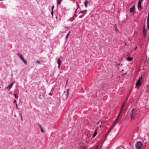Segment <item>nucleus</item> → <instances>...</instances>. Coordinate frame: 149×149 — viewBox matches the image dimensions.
Listing matches in <instances>:
<instances>
[{
    "label": "nucleus",
    "instance_id": "nucleus-28",
    "mask_svg": "<svg viewBox=\"0 0 149 149\" xmlns=\"http://www.w3.org/2000/svg\"><path fill=\"white\" fill-rule=\"evenodd\" d=\"M84 15H81L79 17V18H82L83 17Z\"/></svg>",
    "mask_w": 149,
    "mask_h": 149
},
{
    "label": "nucleus",
    "instance_id": "nucleus-11",
    "mask_svg": "<svg viewBox=\"0 0 149 149\" xmlns=\"http://www.w3.org/2000/svg\"><path fill=\"white\" fill-rule=\"evenodd\" d=\"M75 19V18L74 17H71V18H70V19H68V21H71V22H72V21L73 20H74V19Z\"/></svg>",
    "mask_w": 149,
    "mask_h": 149
},
{
    "label": "nucleus",
    "instance_id": "nucleus-19",
    "mask_svg": "<svg viewBox=\"0 0 149 149\" xmlns=\"http://www.w3.org/2000/svg\"><path fill=\"white\" fill-rule=\"evenodd\" d=\"M14 95L15 96V97L16 99H17L18 98V96L17 95L16 93L14 94Z\"/></svg>",
    "mask_w": 149,
    "mask_h": 149
},
{
    "label": "nucleus",
    "instance_id": "nucleus-21",
    "mask_svg": "<svg viewBox=\"0 0 149 149\" xmlns=\"http://www.w3.org/2000/svg\"><path fill=\"white\" fill-rule=\"evenodd\" d=\"M142 75H141V76L139 77V79L138 80L141 81V80L142 79Z\"/></svg>",
    "mask_w": 149,
    "mask_h": 149
},
{
    "label": "nucleus",
    "instance_id": "nucleus-1",
    "mask_svg": "<svg viewBox=\"0 0 149 149\" xmlns=\"http://www.w3.org/2000/svg\"><path fill=\"white\" fill-rule=\"evenodd\" d=\"M137 113L135 109L132 110L130 113L131 118L132 120H134L136 117Z\"/></svg>",
    "mask_w": 149,
    "mask_h": 149
},
{
    "label": "nucleus",
    "instance_id": "nucleus-40",
    "mask_svg": "<svg viewBox=\"0 0 149 149\" xmlns=\"http://www.w3.org/2000/svg\"><path fill=\"white\" fill-rule=\"evenodd\" d=\"M137 46H136V48H135V49H137Z\"/></svg>",
    "mask_w": 149,
    "mask_h": 149
},
{
    "label": "nucleus",
    "instance_id": "nucleus-43",
    "mask_svg": "<svg viewBox=\"0 0 149 149\" xmlns=\"http://www.w3.org/2000/svg\"><path fill=\"white\" fill-rule=\"evenodd\" d=\"M25 149H26V148H25Z\"/></svg>",
    "mask_w": 149,
    "mask_h": 149
},
{
    "label": "nucleus",
    "instance_id": "nucleus-42",
    "mask_svg": "<svg viewBox=\"0 0 149 149\" xmlns=\"http://www.w3.org/2000/svg\"><path fill=\"white\" fill-rule=\"evenodd\" d=\"M119 149H121V148H120Z\"/></svg>",
    "mask_w": 149,
    "mask_h": 149
},
{
    "label": "nucleus",
    "instance_id": "nucleus-37",
    "mask_svg": "<svg viewBox=\"0 0 149 149\" xmlns=\"http://www.w3.org/2000/svg\"><path fill=\"white\" fill-rule=\"evenodd\" d=\"M95 136L94 135V134H93V136H92V137H93V138H94V137Z\"/></svg>",
    "mask_w": 149,
    "mask_h": 149
},
{
    "label": "nucleus",
    "instance_id": "nucleus-20",
    "mask_svg": "<svg viewBox=\"0 0 149 149\" xmlns=\"http://www.w3.org/2000/svg\"><path fill=\"white\" fill-rule=\"evenodd\" d=\"M70 32H69L67 34L66 37V39H67L68 38V36L69 35V34H70Z\"/></svg>",
    "mask_w": 149,
    "mask_h": 149
},
{
    "label": "nucleus",
    "instance_id": "nucleus-22",
    "mask_svg": "<svg viewBox=\"0 0 149 149\" xmlns=\"http://www.w3.org/2000/svg\"><path fill=\"white\" fill-rule=\"evenodd\" d=\"M51 13V15H52V16H53V15H54V12H53V10H52Z\"/></svg>",
    "mask_w": 149,
    "mask_h": 149
},
{
    "label": "nucleus",
    "instance_id": "nucleus-8",
    "mask_svg": "<svg viewBox=\"0 0 149 149\" xmlns=\"http://www.w3.org/2000/svg\"><path fill=\"white\" fill-rule=\"evenodd\" d=\"M120 114H119V115H118V117L116 119V120L115 121V122L113 124V125H112V127H113L116 125V123H117V122L116 121V120H117L118 119V118L119 116H120Z\"/></svg>",
    "mask_w": 149,
    "mask_h": 149
},
{
    "label": "nucleus",
    "instance_id": "nucleus-26",
    "mask_svg": "<svg viewBox=\"0 0 149 149\" xmlns=\"http://www.w3.org/2000/svg\"><path fill=\"white\" fill-rule=\"evenodd\" d=\"M67 97H68V94H69V92H68V89L67 90Z\"/></svg>",
    "mask_w": 149,
    "mask_h": 149
},
{
    "label": "nucleus",
    "instance_id": "nucleus-32",
    "mask_svg": "<svg viewBox=\"0 0 149 149\" xmlns=\"http://www.w3.org/2000/svg\"><path fill=\"white\" fill-rule=\"evenodd\" d=\"M49 95H50V96H52V93L51 92H50L49 94Z\"/></svg>",
    "mask_w": 149,
    "mask_h": 149
},
{
    "label": "nucleus",
    "instance_id": "nucleus-36",
    "mask_svg": "<svg viewBox=\"0 0 149 149\" xmlns=\"http://www.w3.org/2000/svg\"><path fill=\"white\" fill-rule=\"evenodd\" d=\"M25 59L24 58V57H23L22 59H21L23 61V60H24V59Z\"/></svg>",
    "mask_w": 149,
    "mask_h": 149
},
{
    "label": "nucleus",
    "instance_id": "nucleus-31",
    "mask_svg": "<svg viewBox=\"0 0 149 149\" xmlns=\"http://www.w3.org/2000/svg\"><path fill=\"white\" fill-rule=\"evenodd\" d=\"M36 62L37 63H38L40 64V61H39L38 60H37Z\"/></svg>",
    "mask_w": 149,
    "mask_h": 149
},
{
    "label": "nucleus",
    "instance_id": "nucleus-10",
    "mask_svg": "<svg viewBox=\"0 0 149 149\" xmlns=\"http://www.w3.org/2000/svg\"><path fill=\"white\" fill-rule=\"evenodd\" d=\"M18 55L19 57L21 59L24 57L20 53H18Z\"/></svg>",
    "mask_w": 149,
    "mask_h": 149
},
{
    "label": "nucleus",
    "instance_id": "nucleus-39",
    "mask_svg": "<svg viewBox=\"0 0 149 149\" xmlns=\"http://www.w3.org/2000/svg\"><path fill=\"white\" fill-rule=\"evenodd\" d=\"M21 120H23V119H22V116H21Z\"/></svg>",
    "mask_w": 149,
    "mask_h": 149
},
{
    "label": "nucleus",
    "instance_id": "nucleus-13",
    "mask_svg": "<svg viewBox=\"0 0 149 149\" xmlns=\"http://www.w3.org/2000/svg\"><path fill=\"white\" fill-rule=\"evenodd\" d=\"M57 63L58 65H61V60L59 59H58L57 60Z\"/></svg>",
    "mask_w": 149,
    "mask_h": 149
},
{
    "label": "nucleus",
    "instance_id": "nucleus-2",
    "mask_svg": "<svg viewBox=\"0 0 149 149\" xmlns=\"http://www.w3.org/2000/svg\"><path fill=\"white\" fill-rule=\"evenodd\" d=\"M142 146V143L141 141H138L135 144L136 148V149H141Z\"/></svg>",
    "mask_w": 149,
    "mask_h": 149
},
{
    "label": "nucleus",
    "instance_id": "nucleus-9",
    "mask_svg": "<svg viewBox=\"0 0 149 149\" xmlns=\"http://www.w3.org/2000/svg\"><path fill=\"white\" fill-rule=\"evenodd\" d=\"M87 11V10H84L82 11H81L80 12H79V13H83L84 14V15L86 13V12Z\"/></svg>",
    "mask_w": 149,
    "mask_h": 149
},
{
    "label": "nucleus",
    "instance_id": "nucleus-25",
    "mask_svg": "<svg viewBox=\"0 0 149 149\" xmlns=\"http://www.w3.org/2000/svg\"><path fill=\"white\" fill-rule=\"evenodd\" d=\"M148 21H149V12H148V15L147 21H148Z\"/></svg>",
    "mask_w": 149,
    "mask_h": 149
},
{
    "label": "nucleus",
    "instance_id": "nucleus-33",
    "mask_svg": "<svg viewBox=\"0 0 149 149\" xmlns=\"http://www.w3.org/2000/svg\"><path fill=\"white\" fill-rule=\"evenodd\" d=\"M54 8V6H52V10H53Z\"/></svg>",
    "mask_w": 149,
    "mask_h": 149
},
{
    "label": "nucleus",
    "instance_id": "nucleus-14",
    "mask_svg": "<svg viewBox=\"0 0 149 149\" xmlns=\"http://www.w3.org/2000/svg\"><path fill=\"white\" fill-rule=\"evenodd\" d=\"M127 59L128 61H131L132 60V58H131V57H128L127 58Z\"/></svg>",
    "mask_w": 149,
    "mask_h": 149
},
{
    "label": "nucleus",
    "instance_id": "nucleus-7",
    "mask_svg": "<svg viewBox=\"0 0 149 149\" xmlns=\"http://www.w3.org/2000/svg\"><path fill=\"white\" fill-rule=\"evenodd\" d=\"M141 81L138 80L136 83V87L139 85H141Z\"/></svg>",
    "mask_w": 149,
    "mask_h": 149
},
{
    "label": "nucleus",
    "instance_id": "nucleus-27",
    "mask_svg": "<svg viewBox=\"0 0 149 149\" xmlns=\"http://www.w3.org/2000/svg\"><path fill=\"white\" fill-rule=\"evenodd\" d=\"M125 102H124V104H123L122 105V107L121 108V110H122V109L123 108V106H124V104H125Z\"/></svg>",
    "mask_w": 149,
    "mask_h": 149
},
{
    "label": "nucleus",
    "instance_id": "nucleus-38",
    "mask_svg": "<svg viewBox=\"0 0 149 149\" xmlns=\"http://www.w3.org/2000/svg\"><path fill=\"white\" fill-rule=\"evenodd\" d=\"M16 102V100H14V103H15Z\"/></svg>",
    "mask_w": 149,
    "mask_h": 149
},
{
    "label": "nucleus",
    "instance_id": "nucleus-35",
    "mask_svg": "<svg viewBox=\"0 0 149 149\" xmlns=\"http://www.w3.org/2000/svg\"><path fill=\"white\" fill-rule=\"evenodd\" d=\"M58 65V68H59L60 67V65Z\"/></svg>",
    "mask_w": 149,
    "mask_h": 149
},
{
    "label": "nucleus",
    "instance_id": "nucleus-18",
    "mask_svg": "<svg viewBox=\"0 0 149 149\" xmlns=\"http://www.w3.org/2000/svg\"><path fill=\"white\" fill-rule=\"evenodd\" d=\"M147 25L148 26V29L149 30V21H147Z\"/></svg>",
    "mask_w": 149,
    "mask_h": 149
},
{
    "label": "nucleus",
    "instance_id": "nucleus-5",
    "mask_svg": "<svg viewBox=\"0 0 149 149\" xmlns=\"http://www.w3.org/2000/svg\"><path fill=\"white\" fill-rule=\"evenodd\" d=\"M135 9V6H133L130 9V12L131 13H133Z\"/></svg>",
    "mask_w": 149,
    "mask_h": 149
},
{
    "label": "nucleus",
    "instance_id": "nucleus-3",
    "mask_svg": "<svg viewBox=\"0 0 149 149\" xmlns=\"http://www.w3.org/2000/svg\"><path fill=\"white\" fill-rule=\"evenodd\" d=\"M142 1V0H139V2L138 3V7L139 9V8H141V4Z\"/></svg>",
    "mask_w": 149,
    "mask_h": 149
},
{
    "label": "nucleus",
    "instance_id": "nucleus-15",
    "mask_svg": "<svg viewBox=\"0 0 149 149\" xmlns=\"http://www.w3.org/2000/svg\"><path fill=\"white\" fill-rule=\"evenodd\" d=\"M88 3V1L87 0H85V2L84 3V5H85L86 7H87V4Z\"/></svg>",
    "mask_w": 149,
    "mask_h": 149
},
{
    "label": "nucleus",
    "instance_id": "nucleus-6",
    "mask_svg": "<svg viewBox=\"0 0 149 149\" xmlns=\"http://www.w3.org/2000/svg\"><path fill=\"white\" fill-rule=\"evenodd\" d=\"M143 33L147 34V29H146V25L144 24L143 27Z\"/></svg>",
    "mask_w": 149,
    "mask_h": 149
},
{
    "label": "nucleus",
    "instance_id": "nucleus-29",
    "mask_svg": "<svg viewBox=\"0 0 149 149\" xmlns=\"http://www.w3.org/2000/svg\"><path fill=\"white\" fill-rule=\"evenodd\" d=\"M38 125L39 126L40 129H41L42 128V126L38 124Z\"/></svg>",
    "mask_w": 149,
    "mask_h": 149
},
{
    "label": "nucleus",
    "instance_id": "nucleus-41",
    "mask_svg": "<svg viewBox=\"0 0 149 149\" xmlns=\"http://www.w3.org/2000/svg\"><path fill=\"white\" fill-rule=\"evenodd\" d=\"M76 17L77 16V15H76Z\"/></svg>",
    "mask_w": 149,
    "mask_h": 149
},
{
    "label": "nucleus",
    "instance_id": "nucleus-34",
    "mask_svg": "<svg viewBox=\"0 0 149 149\" xmlns=\"http://www.w3.org/2000/svg\"><path fill=\"white\" fill-rule=\"evenodd\" d=\"M16 107L17 108H18V105L17 103L16 104Z\"/></svg>",
    "mask_w": 149,
    "mask_h": 149
},
{
    "label": "nucleus",
    "instance_id": "nucleus-23",
    "mask_svg": "<svg viewBox=\"0 0 149 149\" xmlns=\"http://www.w3.org/2000/svg\"><path fill=\"white\" fill-rule=\"evenodd\" d=\"M77 6H78V8L76 9V10L75 12H77V10L79 8H80V7H79V5L78 4H77Z\"/></svg>",
    "mask_w": 149,
    "mask_h": 149
},
{
    "label": "nucleus",
    "instance_id": "nucleus-30",
    "mask_svg": "<svg viewBox=\"0 0 149 149\" xmlns=\"http://www.w3.org/2000/svg\"><path fill=\"white\" fill-rule=\"evenodd\" d=\"M146 34L143 33V36L144 38H146Z\"/></svg>",
    "mask_w": 149,
    "mask_h": 149
},
{
    "label": "nucleus",
    "instance_id": "nucleus-17",
    "mask_svg": "<svg viewBox=\"0 0 149 149\" xmlns=\"http://www.w3.org/2000/svg\"><path fill=\"white\" fill-rule=\"evenodd\" d=\"M97 134V129H96L95 130V132L93 134L95 136H96Z\"/></svg>",
    "mask_w": 149,
    "mask_h": 149
},
{
    "label": "nucleus",
    "instance_id": "nucleus-16",
    "mask_svg": "<svg viewBox=\"0 0 149 149\" xmlns=\"http://www.w3.org/2000/svg\"><path fill=\"white\" fill-rule=\"evenodd\" d=\"M24 63V64H25L26 65L27 64V61L25 59H24L22 61Z\"/></svg>",
    "mask_w": 149,
    "mask_h": 149
},
{
    "label": "nucleus",
    "instance_id": "nucleus-24",
    "mask_svg": "<svg viewBox=\"0 0 149 149\" xmlns=\"http://www.w3.org/2000/svg\"><path fill=\"white\" fill-rule=\"evenodd\" d=\"M40 129H41V131L42 132H44V130L42 128Z\"/></svg>",
    "mask_w": 149,
    "mask_h": 149
},
{
    "label": "nucleus",
    "instance_id": "nucleus-12",
    "mask_svg": "<svg viewBox=\"0 0 149 149\" xmlns=\"http://www.w3.org/2000/svg\"><path fill=\"white\" fill-rule=\"evenodd\" d=\"M62 0H57V5H59L61 3Z\"/></svg>",
    "mask_w": 149,
    "mask_h": 149
},
{
    "label": "nucleus",
    "instance_id": "nucleus-4",
    "mask_svg": "<svg viewBox=\"0 0 149 149\" xmlns=\"http://www.w3.org/2000/svg\"><path fill=\"white\" fill-rule=\"evenodd\" d=\"M14 83V82L11 83L9 85L6 87V88L8 89H10L12 87Z\"/></svg>",
    "mask_w": 149,
    "mask_h": 149
}]
</instances>
